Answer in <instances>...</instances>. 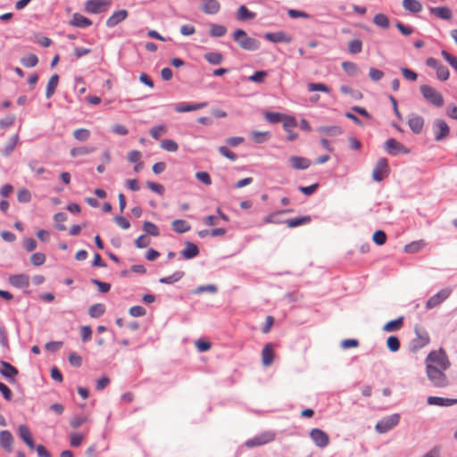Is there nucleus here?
I'll use <instances>...</instances> for the list:
<instances>
[{"instance_id": "nucleus-44", "label": "nucleus", "mask_w": 457, "mask_h": 457, "mask_svg": "<svg viewBox=\"0 0 457 457\" xmlns=\"http://www.w3.org/2000/svg\"><path fill=\"white\" fill-rule=\"evenodd\" d=\"M253 139L257 144H262L270 139V135L268 131L262 132L254 130L252 132Z\"/></svg>"}, {"instance_id": "nucleus-57", "label": "nucleus", "mask_w": 457, "mask_h": 457, "mask_svg": "<svg viewBox=\"0 0 457 457\" xmlns=\"http://www.w3.org/2000/svg\"><path fill=\"white\" fill-rule=\"evenodd\" d=\"M372 239L378 245H383L386 241V235L383 230H377L374 232Z\"/></svg>"}, {"instance_id": "nucleus-54", "label": "nucleus", "mask_w": 457, "mask_h": 457, "mask_svg": "<svg viewBox=\"0 0 457 457\" xmlns=\"http://www.w3.org/2000/svg\"><path fill=\"white\" fill-rule=\"evenodd\" d=\"M362 43L359 39H353L349 42L348 50L351 54H356L361 52Z\"/></svg>"}, {"instance_id": "nucleus-62", "label": "nucleus", "mask_w": 457, "mask_h": 457, "mask_svg": "<svg viewBox=\"0 0 457 457\" xmlns=\"http://www.w3.org/2000/svg\"><path fill=\"white\" fill-rule=\"evenodd\" d=\"M195 178L206 186H210L212 184V179H211L209 173L206 171L196 172Z\"/></svg>"}, {"instance_id": "nucleus-52", "label": "nucleus", "mask_w": 457, "mask_h": 457, "mask_svg": "<svg viewBox=\"0 0 457 457\" xmlns=\"http://www.w3.org/2000/svg\"><path fill=\"white\" fill-rule=\"evenodd\" d=\"M374 23L380 28H387L389 26L388 18L383 13H378L374 16Z\"/></svg>"}, {"instance_id": "nucleus-59", "label": "nucleus", "mask_w": 457, "mask_h": 457, "mask_svg": "<svg viewBox=\"0 0 457 457\" xmlns=\"http://www.w3.org/2000/svg\"><path fill=\"white\" fill-rule=\"evenodd\" d=\"M46 262V255L42 253H35L30 257V262L34 266H40Z\"/></svg>"}, {"instance_id": "nucleus-40", "label": "nucleus", "mask_w": 457, "mask_h": 457, "mask_svg": "<svg viewBox=\"0 0 457 457\" xmlns=\"http://www.w3.org/2000/svg\"><path fill=\"white\" fill-rule=\"evenodd\" d=\"M54 220L55 222V228L58 230H66V226L63 223L67 220V215L64 212H58L54 214Z\"/></svg>"}, {"instance_id": "nucleus-42", "label": "nucleus", "mask_w": 457, "mask_h": 457, "mask_svg": "<svg viewBox=\"0 0 457 457\" xmlns=\"http://www.w3.org/2000/svg\"><path fill=\"white\" fill-rule=\"evenodd\" d=\"M291 210H283V211H278V212H271L268 215H266L264 218H263V221L267 224H270V223H273V224H278V223H280V221L278 220H277V217L280 214H283V213H286V212H290Z\"/></svg>"}, {"instance_id": "nucleus-49", "label": "nucleus", "mask_w": 457, "mask_h": 457, "mask_svg": "<svg viewBox=\"0 0 457 457\" xmlns=\"http://www.w3.org/2000/svg\"><path fill=\"white\" fill-rule=\"evenodd\" d=\"M400 345L399 338L395 336H390L386 340V346L391 352H397Z\"/></svg>"}, {"instance_id": "nucleus-53", "label": "nucleus", "mask_w": 457, "mask_h": 457, "mask_svg": "<svg viewBox=\"0 0 457 457\" xmlns=\"http://www.w3.org/2000/svg\"><path fill=\"white\" fill-rule=\"evenodd\" d=\"M18 141H19L18 135L12 136V137L11 138V142L8 145H6L4 146V148L3 149V154L4 156H8L9 154H11V153H12V151L16 147Z\"/></svg>"}, {"instance_id": "nucleus-51", "label": "nucleus", "mask_w": 457, "mask_h": 457, "mask_svg": "<svg viewBox=\"0 0 457 457\" xmlns=\"http://www.w3.org/2000/svg\"><path fill=\"white\" fill-rule=\"evenodd\" d=\"M282 124L284 130H289V129H294L297 126L295 118L287 114L284 115Z\"/></svg>"}, {"instance_id": "nucleus-60", "label": "nucleus", "mask_w": 457, "mask_h": 457, "mask_svg": "<svg viewBox=\"0 0 457 457\" xmlns=\"http://www.w3.org/2000/svg\"><path fill=\"white\" fill-rule=\"evenodd\" d=\"M436 77L440 80H447L449 78V71L447 67H445L443 64H440V66L436 70Z\"/></svg>"}, {"instance_id": "nucleus-18", "label": "nucleus", "mask_w": 457, "mask_h": 457, "mask_svg": "<svg viewBox=\"0 0 457 457\" xmlns=\"http://www.w3.org/2000/svg\"><path fill=\"white\" fill-rule=\"evenodd\" d=\"M411 130L414 134H420L424 127V119L417 114L410 116L407 121Z\"/></svg>"}, {"instance_id": "nucleus-6", "label": "nucleus", "mask_w": 457, "mask_h": 457, "mask_svg": "<svg viewBox=\"0 0 457 457\" xmlns=\"http://www.w3.org/2000/svg\"><path fill=\"white\" fill-rule=\"evenodd\" d=\"M385 151L390 155L408 154L411 150L395 138H389L385 142Z\"/></svg>"}, {"instance_id": "nucleus-63", "label": "nucleus", "mask_w": 457, "mask_h": 457, "mask_svg": "<svg viewBox=\"0 0 457 457\" xmlns=\"http://www.w3.org/2000/svg\"><path fill=\"white\" fill-rule=\"evenodd\" d=\"M129 313L133 317H142L145 315L146 311L140 305H135L129 308Z\"/></svg>"}, {"instance_id": "nucleus-23", "label": "nucleus", "mask_w": 457, "mask_h": 457, "mask_svg": "<svg viewBox=\"0 0 457 457\" xmlns=\"http://www.w3.org/2000/svg\"><path fill=\"white\" fill-rule=\"evenodd\" d=\"M207 106V103H199V104H186L181 103L177 104L174 109L178 112H192L196 111L202 108H204Z\"/></svg>"}, {"instance_id": "nucleus-13", "label": "nucleus", "mask_w": 457, "mask_h": 457, "mask_svg": "<svg viewBox=\"0 0 457 457\" xmlns=\"http://www.w3.org/2000/svg\"><path fill=\"white\" fill-rule=\"evenodd\" d=\"M0 373L6 378L10 383L16 381V376L18 375V370L7 361H0Z\"/></svg>"}, {"instance_id": "nucleus-8", "label": "nucleus", "mask_w": 457, "mask_h": 457, "mask_svg": "<svg viewBox=\"0 0 457 457\" xmlns=\"http://www.w3.org/2000/svg\"><path fill=\"white\" fill-rule=\"evenodd\" d=\"M432 130L434 133L435 139L436 141H441L448 137L450 133V128L447 125V123L441 120V119H436L433 121L432 125Z\"/></svg>"}, {"instance_id": "nucleus-41", "label": "nucleus", "mask_w": 457, "mask_h": 457, "mask_svg": "<svg viewBox=\"0 0 457 457\" xmlns=\"http://www.w3.org/2000/svg\"><path fill=\"white\" fill-rule=\"evenodd\" d=\"M184 277L183 271H176L172 275L159 279L162 284H172L180 280Z\"/></svg>"}, {"instance_id": "nucleus-35", "label": "nucleus", "mask_w": 457, "mask_h": 457, "mask_svg": "<svg viewBox=\"0 0 457 457\" xmlns=\"http://www.w3.org/2000/svg\"><path fill=\"white\" fill-rule=\"evenodd\" d=\"M202 10L206 13H216L220 10V4L216 0H206L203 4Z\"/></svg>"}, {"instance_id": "nucleus-14", "label": "nucleus", "mask_w": 457, "mask_h": 457, "mask_svg": "<svg viewBox=\"0 0 457 457\" xmlns=\"http://www.w3.org/2000/svg\"><path fill=\"white\" fill-rule=\"evenodd\" d=\"M108 2L105 0H87L85 10L90 13H100L107 9Z\"/></svg>"}, {"instance_id": "nucleus-27", "label": "nucleus", "mask_w": 457, "mask_h": 457, "mask_svg": "<svg viewBox=\"0 0 457 457\" xmlns=\"http://www.w3.org/2000/svg\"><path fill=\"white\" fill-rule=\"evenodd\" d=\"M403 7L412 13H418L422 10V4L418 0H403Z\"/></svg>"}, {"instance_id": "nucleus-11", "label": "nucleus", "mask_w": 457, "mask_h": 457, "mask_svg": "<svg viewBox=\"0 0 457 457\" xmlns=\"http://www.w3.org/2000/svg\"><path fill=\"white\" fill-rule=\"evenodd\" d=\"M275 439V435L272 432L262 433L253 438L245 442V445L249 448L266 445Z\"/></svg>"}, {"instance_id": "nucleus-9", "label": "nucleus", "mask_w": 457, "mask_h": 457, "mask_svg": "<svg viewBox=\"0 0 457 457\" xmlns=\"http://www.w3.org/2000/svg\"><path fill=\"white\" fill-rule=\"evenodd\" d=\"M416 337L412 340L411 345L414 351H418L429 344L430 338L427 331L420 327H415Z\"/></svg>"}, {"instance_id": "nucleus-37", "label": "nucleus", "mask_w": 457, "mask_h": 457, "mask_svg": "<svg viewBox=\"0 0 457 457\" xmlns=\"http://www.w3.org/2000/svg\"><path fill=\"white\" fill-rule=\"evenodd\" d=\"M95 151V147L93 146H79L74 147L71 150V155L72 157L87 155Z\"/></svg>"}, {"instance_id": "nucleus-28", "label": "nucleus", "mask_w": 457, "mask_h": 457, "mask_svg": "<svg viewBox=\"0 0 457 457\" xmlns=\"http://www.w3.org/2000/svg\"><path fill=\"white\" fill-rule=\"evenodd\" d=\"M426 245L427 244L423 239L413 241L404 246V252L407 253H415L422 250Z\"/></svg>"}, {"instance_id": "nucleus-50", "label": "nucleus", "mask_w": 457, "mask_h": 457, "mask_svg": "<svg viewBox=\"0 0 457 457\" xmlns=\"http://www.w3.org/2000/svg\"><path fill=\"white\" fill-rule=\"evenodd\" d=\"M161 147L168 152H176L179 149L178 144L172 139H164L161 143Z\"/></svg>"}, {"instance_id": "nucleus-33", "label": "nucleus", "mask_w": 457, "mask_h": 457, "mask_svg": "<svg viewBox=\"0 0 457 457\" xmlns=\"http://www.w3.org/2000/svg\"><path fill=\"white\" fill-rule=\"evenodd\" d=\"M59 83V76L57 74H54L48 80L46 90V98H50L55 92V89Z\"/></svg>"}, {"instance_id": "nucleus-61", "label": "nucleus", "mask_w": 457, "mask_h": 457, "mask_svg": "<svg viewBox=\"0 0 457 457\" xmlns=\"http://www.w3.org/2000/svg\"><path fill=\"white\" fill-rule=\"evenodd\" d=\"M441 54L444 59L457 71V57L453 56L445 50L441 52Z\"/></svg>"}, {"instance_id": "nucleus-43", "label": "nucleus", "mask_w": 457, "mask_h": 457, "mask_svg": "<svg viewBox=\"0 0 457 457\" xmlns=\"http://www.w3.org/2000/svg\"><path fill=\"white\" fill-rule=\"evenodd\" d=\"M21 62L23 66L27 68H32L37 64L38 59L36 54H29L28 56L22 57L21 59Z\"/></svg>"}, {"instance_id": "nucleus-39", "label": "nucleus", "mask_w": 457, "mask_h": 457, "mask_svg": "<svg viewBox=\"0 0 457 457\" xmlns=\"http://www.w3.org/2000/svg\"><path fill=\"white\" fill-rule=\"evenodd\" d=\"M204 59L211 64L218 65L222 62L223 56L220 53L211 52L204 54Z\"/></svg>"}, {"instance_id": "nucleus-30", "label": "nucleus", "mask_w": 457, "mask_h": 457, "mask_svg": "<svg viewBox=\"0 0 457 457\" xmlns=\"http://www.w3.org/2000/svg\"><path fill=\"white\" fill-rule=\"evenodd\" d=\"M256 17V13L249 11L245 5H241L237 12V19L238 21H249Z\"/></svg>"}, {"instance_id": "nucleus-58", "label": "nucleus", "mask_w": 457, "mask_h": 457, "mask_svg": "<svg viewBox=\"0 0 457 457\" xmlns=\"http://www.w3.org/2000/svg\"><path fill=\"white\" fill-rule=\"evenodd\" d=\"M166 132H167V128L164 125L155 126L150 130V134H151L152 137H154V139H158L161 136L164 135Z\"/></svg>"}, {"instance_id": "nucleus-56", "label": "nucleus", "mask_w": 457, "mask_h": 457, "mask_svg": "<svg viewBox=\"0 0 457 457\" xmlns=\"http://www.w3.org/2000/svg\"><path fill=\"white\" fill-rule=\"evenodd\" d=\"M268 73L265 71H259L254 72L248 79L254 83H262L266 79Z\"/></svg>"}, {"instance_id": "nucleus-3", "label": "nucleus", "mask_w": 457, "mask_h": 457, "mask_svg": "<svg viewBox=\"0 0 457 457\" xmlns=\"http://www.w3.org/2000/svg\"><path fill=\"white\" fill-rule=\"evenodd\" d=\"M420 92L423 97L431 104L441 107L444 104V97L440 92L428 85L420 86Z\"/></svg>"}, {"instance_id": "nucleus-15", "label": "nucleus", "mask_w": 457, "mask_h": 457, "mask_svg": "<svg viewBox=\"0 0 457 457\" xmlns=\"http://www.w3.org/2000/svg\"><path fill=\"white\" fill-rule=\"evenodd\" d=\"M14 437L8 430L0 431V445L8 453H12Z\"/></svg>"}, {"instance_id": "nucleus-12", "label": "nucleus", "mask_w": 457, "mask_h": 457, "mask_svg": "<svg viewBox=\"0 0 457 457\" xmlns=\"http://www.w3.org/2000/svg\"><path fill=\"white\" fill-rule=\"evenodd\" d=\"M310 437L315 445L320 448L326 447L329 443V437L327 433L320 428H312L310 432Z\"/></svg>"}, {"instance_id": "nucleus-36", "label": "nucleus", "mask_w": 457, "mask_h": 457, "mask_svg": "<svg viewBox=\"0 0 457 457\" xmlns=\"http://www.w3.org/2000/svg\"><path fill=\"white\" fill-rule=\"evenodd\" d=\"M318 131L330 137L338 136L343 133V130L339 126H323L320 127Z\"/></svg>"}, {"instance_id": "nucleus-24", "label": "nucleus", "mask_w": 457, "mask_h": 457, "mask_svg": "<svg viewBox=\"0 0 457 457\" xmlns=\"http://www.w3.org/2000/svg\"><path fill=\"white\" fill-rule=\"evenodd\" d=\"M429 12L436 17L443 20H450L453 16L452 10L447 6L430 7Z\"/></svg>"}, {"instance_id": "nucleus-21", "label": "nucleus", "mask_w": 457, "mask_h": 457, "mask_svg": "<svg viewBox=\"0 0 457 457\" xmlns=\"http://www.w3.org/2000/svg\"><path fill=\"white\" fill-rule=\"evenodd\" d=\"M274 360V349L271 344H267L262 351V362L268 367L272 364Z\"/></svg>"}, {"instance_id": "nucleus-22", "label": "nucleus", "mask_w": 457, "mask_h": 457, "mask_svg": "<svg viewBox=\"0 0 457 457\" xmlns=\"http://www.w3.org/2000/svg\"><path fill=\"white\" fill-rule=\"evenodd\" d=\"M9 282L15 287H28L29 286V278L24 274L13 275L9 278Z\"/></svg>"}, {"instance_id": "nucleus-45", "label": "nucleus", "mask_w": 457, "mask_h": 457, "mask_svg": "<svg viewBox=\"0 0 457 457\" xmlns=\"http://www.w3.org/2000/svg\"><path fill=\"white\" fill-rule=\"evenodd\" d=\"M307 88H308L309 92H315V91H320V92H324V93L330 92V88L323 83L311 82V83H308Z\"/></svg>"}, {"instance_id": "nucleus-38", "label": "nucleus", "mask_w": 457, "mask_h": 457, "mask_svg": "<svg viewBox=\"0 0 457 457\" xmlns=\"http://www.w3.org/2000/svg\"><path fill=\"white\" fill-rule=\"evenodd\" d=\"M105 312V306L103 303H96L89 307L88 314L92 318H99Z\"/></svg>"}, {"instance_id": "nucleus-19", "label": "nucleus", "mask_w": 457, "mask_h": 457, "mask_svg": "<svg viewBox=\"0 0 457 457\" xmlns=\"http://www.w3.org/2000/svg\"><path fill=\"white\" fill-rule=\"evenodd\" d=\"M289 162L294 170H306L312 164L311 160L305 157L296 155L291 156L289 158Z\"/></svg>"}, {"instance_id": "nucleus-46", "label": "nucleus", "mask_w": 457, "mask_h": 457, "mask_svg": "<svg viewBox=\"0 0 457 457\" xmlns=\"http://www.w3.org/2000/svg\"><path fill=\"white\" fill-rule=\"evenodd\" d=\"M73 137L80 142L87 141L90 137V131L87 129H78L73 131Z\"/></svg>"}, {"instance_id": "nucleus-47", "label": "nucleus", "mask_w": 457, "mask_h": 457, "mask_svg": "<svg viewBox=\"0 0 457 457\" xmlns=\"http://www.w3.org/2000/svg\"><path fill=\"white\" fill-rule=\"evenodd\" d=\"M143 229L145 233L154 237H157L160 234L158 227L151 221H145Z\"/></svg>"}, {"instance_id": "nucleus-5", "label": "nucleus", "mask_w": 457, "mask_h": 457, "mask_svg": "<svg viewBox=\"0 0 457 457\" xmlns=\"http://www.w3.org/2000/svg\"><path fill=\"white\" fill-rule=\"evenodd\" d=\"M389 172L390 169L387 160L384 157L379 158L374 166L372 179L377 182H380L389 175Z\"/></svg>"}, {"instance_id": "nucleus-32", "label": "nucleus", "mask_w": 457, "mask_h": 457, "mask_svg": "<svg viewBox=\"0 0 457 457\" xmlns=\"http://www.w3.org/2000/svg\"><path fill=\"white\" fill-rule=\"evenodd\" d=\"M70 24L75 27H89L92 25V22L87 17L79 13H75L72 17V20L70 21Z\"/></svg>"}, {"instance_id": "nucleus-4", "label": "nucleus", "mask_w": 457, "mask_h": 457, "mask_svg": "<svg viewBox=\"0 0 457 457\" xmlns=\"http://www.w3.org/2000/svg\"><path fill=\"white\" fill-rule=\"evenodd\" d=\"M236 42L244 49L256 50L259 47V42L253 38L249 37L245 30H236L233 35Z\"/></svg>"}, {"instance_id": "nucleus-34", "label": "nucleus", "mask_w": 457, "mask_h": 457, "mask_svg": "<svg viewBox=\"0 0 457 457\" xmlns=\"http://www.w3.org/2000/svg\"><path fill=\"white\" fill-rule=\"evenodd\" d=\"M172 229L182 234L190 230L191 226L184 220H175L171 223Z\"/></svg>"}, {"instance_id": "nucleus-17", "label": "nucleus", "mask_w": 457, "mask_h": 457, "mask_svg": "<svg viewBox=\"0 0 457 457\" xmlns=\"http://www.w3.org/2000/svg\"><path fill=\"white\" fill-rule=\"evenodd\" d=\"M18 432L22 441L29 446V449L33 450L35 448V444L32 434L29 431V428L23 424L20 425L18 427Z\"/></svg>"}, {"instance_id": "nucleus-10", "label": "nucleus", "mask_w": 457, "mask_h": 457, "mask_svg": "<svg viewBox=\"0 0 457 457\" xmlns=\"http://www.w3.org/2000/svg\"><path fill=\"white\" fill-rule=\"evenodd\" d=\"M451 294L452 289L450 287L443 288L427 301L426 308L429 310L438 306L445 300H446L451 295Z\"/></svg>"}, {"instance_id": "nucleus-31", "label": "nucleus", "mask_w": 457, "mask_h": 457, "mask_svg": "<svg viewBox=\"0 0 457 457\" xmlns=\"http://www.w3.org/2000/svg\"><path fill=\"white\" fill-rule=\"evenodd\" d=\"M284 222L287 228H295L298 226H302V225L310 223L311 217L310 216L297 217V218L286 220Z\"/></svg>"}, {"instance_id": "nucleus-25", "label": "nucleus", "mask_w": 457, "mask_h": 457, "mask_svg": "<svg viewBox=\"0 0 457 457\" xmlns=\"http://www.w3.org/2000/svg\"><path fill=\"white\" fill-rule=\"evenodd\" d=\"M128 16V12L126 10H119L115 12L106 21V25L108 27H114L118 25L120 21H124Z\"/></svg>"}, {"instance_id": "nucleus-48", "label": "nucleus", "mask_w": 457, "mask_h": 457, "mask_svg": "<svg viewBox=\"0 0 457 457\" xmlns=\"http://www.w3.org/2000/svg\"><path fill=\"white\" fill-rule=\"evenodd\" d=\"M284 115L283 113H279V112H265L264 116H265V119L270 122V123H278V122H282V120L284 118Z\"/></svg>"}, {"instance_id": "nucleus-16", "label": "nucleus", "mask_w": 457, "mask_h": 457, "mask_svg": "<svg viewBox=\"0 0 457 457\" xmlns=\"http://www.w3.org/2000/svg\"><path fill=\"white\" fill-rule=\"evenodd\" d=\"M265 37L274 43H288L291 41V36L283 30H275L269 32Z\"/></svg>"}, {"instance_id": "nucleus-20", "label": "nucleus", "mask_w": 457, "mask_h": 457, "mask_svg": "<svg viewBox=\"0 0 457 457\" xmlns=\"http://www.w3.org/2000/svg\"><path fill=\"white\" fill-rule=\"evenodd\" d=\"M427 403L429 405H437V406H452L457 404L456 398H444L438 396H428L427 399Z\"/></svg>"}, {"instance_id": "nucleus-2", "label": "nucleus", "mask_w": 457, "mask_h": 457, "mask_svg": "<svg viewBox=\"0 0 457 457\" xmlns=\"http://www.w3.org/2000/svg\"><path fill=\"white\" fill-rule=\"evenodd\" d=\"M446 370H439L432 366L426 367L428 378L432 385L438 388H444L449 386V379L445 374Z\"/></svg>"}, {"instance_id": "nucleus-7", "label": "nucleus", "mask_w": 457, "mask_h": 457, "mask_svg": "<svg viewBox=\"0 0 457 457\" xmlns=\"http://www.w3.org/2000/svg\"><path fill=\"white\" fill-rule=\"evenodd\" d=\"M399 420L400 416L398 414H392L379 420L376 424L375 428L378 433L384 434L395 427L399 423Z\"/></svg>"}, {"instance_id": "nucleus-1", "label": "nucleus", "mask_w": 457, "mask_h": 457, "mask_svg": "<svg viewBox=\"0 0 457 457\" xmlns=\"http://www.w3.org/2000/svg\"><path fill=\"white\" fill-rule=\"evenodd\" d=\"M425 362L426 367L432 366L439 370H447L451 366V362L443 349L430 352L427 356Z\"/></svg>"}, {"instance_id": "nucleus-55", "label": "nucleus", "mask_w": 457, "mask_h": 457, "mask_svg": "<svg viewBox=\"0 0 457 457\" xmlns=\"http://www.w3.org/2000/svg\"><path fill=\"white\" fill-rule=\"evenodd\" d=\"M343 70L349 75H355L359 69L358 66L352 62H345L342 63Z\"/></svg>"}, {"instance_id": "nucleus-29", "label": "nucleus", "mask_w": 457, "mask_h": 457, "mask_svg": "<svg viewBox=\"0 0 457 457\" xmlns=\"http://www.w3.org/2000/svg\"><path fill=\"white\" fill-rule=\"evenodd\" d=\"M198 253H199L198 247L191 242H187L186 248L181 252V254L185 259H192V258L197 256Z\"/></svg>"}, {"instance_id": "nucleus-64", "label": "nucleus", "mask_w": 457, "mask_h": 457, "mask_svg": "<svg viewBox=\"0 0 457 457\" xmlns=\"http://www.w3.org/2000/svg\"><path fill=\"white\" fill-rule=\"evenodd\" d=\"M17 199L21 203H29L31 199L30 192L25 188L19 190Z\"/></svg>"}, {"instance_id": "nucleus-26", "label": "nucleus", "mask_w": 457, "mask_h": 457, "mask_svg": "<svg viewBox=\"0 0 457 457\" xmlns=\"http://www.w3.org/2000/svg\"><path fill=\"white\" fill-rule=\"evenodd\" d=\"M403 327V317H399L396 320L386 322L382 329L384 332H395L400 330Z\"/></svg>"}]
</instances>
